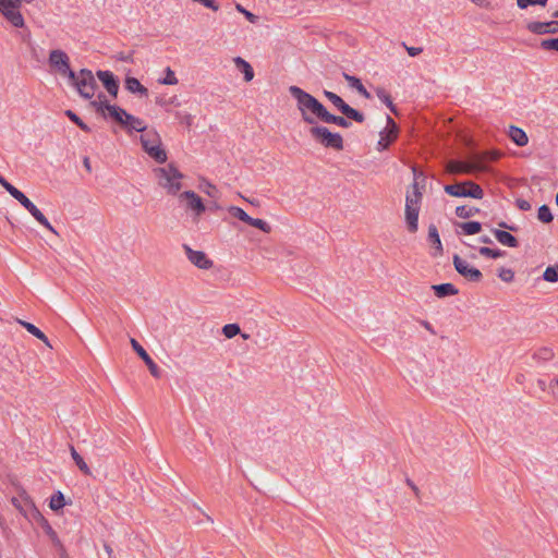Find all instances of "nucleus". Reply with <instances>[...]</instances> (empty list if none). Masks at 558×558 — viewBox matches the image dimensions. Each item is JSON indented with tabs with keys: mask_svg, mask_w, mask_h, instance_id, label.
<instances>
[{
	"mask_svg": "<svg viewBox=\"0 0 558 558\" xmlns=\"http://www.w3.org/2000/svg\"><path fill=\"white\" fill-rule=\"evenodd\" d=\"M70 452L71 457L73 458L75 464L80 469V471L85 475H92V471L88 468L87 463L84 461V459L78 454V452L75 450L73 446H70Z\"/></svg>",
	"mask_w": 558,
	"mask_h": 558,
	"instance_id": "30",
	"label": "nucleus"
},
{
	"mask_svg": "<svg viewBox=\"0 0 558 558\" xmlns=\"http://www.w3.org/2000/svg\"><path fill=\"white\" fill-rule=\"evenodd\" d=\"M493 234L495 235L497 241L502 245H506L508 247H518L519 245L518 240L506 230L493 229Z\"/></svg>",
	"mask_w": 558,
	"mask_h": 558,
	"instance_id": "19",
	"label": "nucleus"
},
{
	"mask_svg": "<svg viewBox=\"0 0 558 558\" xmlns=\"http://www.w3.org/2000/svg\"><path fill=\"white\" fill-rule=\"evenodd\" d=\"M452 263L457 272L464 277L466 280L471 282H480L482 280V272L477 268L471 266L465 259L461 258L459 255H453Z\"/></svg>",
	"mask_w": 558,
	"mask_h": 558,
	"instance_id": "9",
	"label": "nucleus"
},
{
	"mask_svg": "<svg viewBox=\"0 0 558 558\" xmlns=\"http://www.w3.org/2000/svg\"><path fill=\"white\" fill-rule=\"evenodd\" d=\"M199 189L202 192H204L205 194H207L208 196H210L213 198L219 197L218 189L207 180H202V182L199 184Z\"/></svg>",
	"mask_w": 558,
	"mask_h": 558,
	"instance_id": "38",
	"label": "nucleus"
},
{
	"mask_svg": "<svg viewBox=\"0 0 558 558\" xmlns=\"http://www.w3.org/2000/svg\"><path fill=\"white\" fill-rule=\"evenodd\" d=\"M289 93L295 99L296 108L306 124L312 125L315 124L317 120L320 121L327 110L322 102L307 92L294 85L289 87Z\"/></svg>",
	"mask_w": 558,
	"mask_h": 558,
	"instance_id": "1",
	"label": "nucleus"
},
{
	"mask_svg": "<svg viewBox=\"0 0 558 558\" xmlns=\"http://www.w3.org/2000/svg\"><path fill=\"white\" fill-rule=\"evenodd\" d=\"M228 211L235 218H238L239 220L247 223L248 220H250V217L242 208L240 207H236V206H231L229 207Z\"/></svg>",
	"mask_w": 558,
	"mask_h": 558,
	"instance_id": "49",
	"label": "nucleus"
},
{
	"mask_svg": "<svg viewBox=\"0 0 558 558\" xmlns=\"http://www.w3.org/2000/svg\"><path fill=\"white\" fill-rule=\"evenodd\" d=\"M69 81L83 98L92 99L94 97L97 83L90 70L82 69L78 73L74 72V78H69Z\"/></svg>",
	"mask_w": 558,
	"mask_h": 558,
	"instance_id": "5",
	"label": "nucleus"
},
{
	"mask_svg": "<svg viewBox=\"0 0 558 558\" xmlns=\"http://www.w3.org/2000/svg\"><path fill=\"white\" fill-rule=\"evenodd\" d=\"M462 232L466 235H473L482 230V225L478 221H468L458 225Z\"/></svg>",
	"mask_w": 558,
	"mask_h": 558,
	"instance_id": "33",
	"label": "nucleus"
},
{
	"mask_svg": "<svg viewBox=\"0 0 558 558\" xmlns=\"http://www.w3.org/2000/svg\"><path fill=\"white\" fill-rule=\"evenodd\" d=\"M446 170L448 173L458 174V173H472L474 171H483L484 167L481 166L480 161H474V159L470 162L450 160L446 166Z\"/></svg>",
	"mask_w": 558,
	"mask_h": 558,
	"instance_id": "10",
	"label": "nucleus"
},
{
	"mask_svg": "<svg viewBox=\"0 0 558 558\" xmlns=\"http://www.w3.org/2000/svg\"><path fill=\"white\" fill-rule=\"evenodd\" d=\"M470 1L481 8L490 9L489 0H470Z\"/></svg>",
	"mask_w": 558,
	"mask_h": 558,
	"instance_id": "61",
	"label": "nucleus"
},
{
	"mask_svg": "<svg viewBox=\"0 0 558 558\" xmlns=\"http://www.w3.org/2000/svg\"><path fill=\"white\" fill-rule=\"evenodd\" d=\"M17 323L21 326H23L31 335H33L37 339H45V333L39 328H37L35 325H33L28 322L22 320V319H17Z\"/></svg>",
	"mask_w": 558,
	"mask_h": 558,
	"instance_id": "41",
	"label": "nucleus"
},
{
	"mask_svg": "<svg viewBox=\"0 0 558 558\" xmlns=\"http://www.w3.org/2000/svg\"><path fill=\"white\" fill-rule=\"evenodd\" d=\"M402 45L405 48L409 56H411V57H416L423 51V48H421V47H409L405 45V43H403Z\"/></svg>",
	"mask_w": 558,
	"mask_h": 558,
	"instance_id": "60",
	"label": "nucleus"
},
{
	"mask_svg": "<svg viewBox=\"0 0 558 558\" xmlns=\"http://www.w3.org/2000/svg\"><path fill=\"white\" fill-rule=\"evenodd\" d=\"M65 506L64 495L61 492H57L50 499L49 507L53 511H58Z\"/></svg>",
	"mask_w": 558,
	"mask_h": 558,
	"instance_id": "39",
	"label": "nucleus"
},
{
	"mask_svg": "<svg viewBox=\"0 0 558 558\" xmlns=\"http://www.w3.org/2000/svg\"><path fill=\"white\" fill-rule=\"evenodd\" d=\"M500 154L498 151H484L476 154L473 158L474 161L481 160V166L485 167V162L497 160L499 158ZM486 168H484L485 170Z\"/></svg>",
	"mask_w": 558,
	"mask_h": 558,
	"instance_id": "35",
	"label": "nucleus"
},
{
	"mask_svg": "<svg viewBox=\"0 0 558 558\" xmlns=\"http://www.w3.org/2000/svg\"><path fill=\"white\" fill-rule=\"evenodd\" d=\"M105 108L108 112V116L122 126L124 118L128 114V112L116 105H106Z\"/></svg>",
	"mask_w": 558,
	"mask_h": 558,
	"instance_id": "27",
	"label": "nucleus"
},
{
	"mask_svg": "<svg viewBox=\"0 0 558 558\" xmlns=\"http://www.w3.org/2000/svg\"><path fill=\"white\" fill-rule=\"evenodd\" d=\"M526 28L529 32L536 35H545V34H557L558 33V21H549V22H530L526 24Z\"/></svg>",
	"mask_w": 558,
	"mask_h": 558,
	"instance_id": "15",
	"label": "nucleus"
},
{
	"mask_svg": "<svg viewBox=\"0 0 558 558\" xmlns=\"http://www.w3.org/2000/svg\"><path fill=\"white\" fill-rule=\"evenodd\" d=\"M159 83L163 85H175L178 84V78L174 72L170 68H167L166 76L162 80H159Z\"/></svg>",
	"mask_w": 558,
	"mask_h": 558,
	"instance_id": "51",
	"label": "nucleus"
},
{
	"mask_svg": "<svg viewBox=\"0 0 558 558\" xmlns=\"http://www.w3.org/2000/svg\"><path fill=\"white\" fill-rule=\"evenodd\" d=\"M131 345L133 348V350L138 354V356L145 362V364L147 365L150 374L155 377V378H159L161 376V371L160 368L158 367V365L151 360V357L148 355V353L146 352V350L134 339L132 338L131 339Z\"/></svg>",
	"mask_w": 558,
	"mask_h": 558,
	"instance_id": "13",
	"label": "nucleus"
},
{
	"mask_svg": "<svg viewBox=\"0 0 558 558\" xmlns=\"http://www.w3.org/2000/svg\"><path fill=\"white\" fill-rule=\"evenodd\" d=\"M428 240L435 246L436 255L442 254V244L440 241V236L435 225H430L428 227Z\"/></svg>",
	"mask_w": 558,
	"mask_h": 558,
	"instance_id": "29",
	"label": "nucleus"
},
{
	"mask_svg": "<svg viewBox=\"0 0 558 558\" xmlns=\"http://www.w3.org/2000/svg\"><path fill=\"white\" fill-rule=\"evenodd\" d=\"M125 88L132 94H140L145 97L148 96V89L135 77L125 78Z\"/></svg>",
	"mask_w": 558,
	"mask_h": 558,
	"instance_id": "25",
	"label": "nucleus"
},
{
	"mask_svg": "<svg viewBox=\"0 0 558 558\" xmlns=\"http://www.w3.org/2000/svg\"><path fill=\"white\" fill-rule=\"evenodd\" d=\"M432 289L434 290L435 295L439 299L456 295L459 292L452 283L434 284L432 286Z\"/></svg>",
	"mask_w": 558,
	"mask_h": 558,
	"instance_id": "23",
	"label": "nucleus"
},
{
	"mask_svg": "<svg viewBox=\"0 0 558 558\" xmlns=\"http://www.w3.org/2000/svg\"><path fill=\"white\" fill-rule=\"evenodd\" d=\"M29 214L36 219V221H38V223H40L43 227H45L50 232L58 235V232L56 231V229L51 226V223L48 221V219L45 217V215L37 207H34L33 210L29 211Z\"/></svg>",
	"mask_w": 558,
	"mask_h": 558,
	"instance_id": "31",
	"label": "nucleus"
},
{
	"mask_svg": "<svg viewBox=\"0 0 558 558\" xmlns=\"http://www.w3.org/2000/svg\"><path fill=\"white\" fill-rule=\"evenodd\" d=\"M11 502L24 517H27L31 512L28 507L35 506L34 501L25 490H21L17 497H13L11 499Z\"/></svg>",
	"mask_w": 558,
	"mask_h": 558,
	"instance_id": "17",
	"label": "nucleus"
},
{
	"mask_svg": "<svg viewBox=\"0 0 558 558\" xmlns=\"http://www.w3.org/2000/svg\"><path fill=\"white\" fill-rule=\"evenodd\" d=\"M97 77L102 83L109 95L117 97L119 92V82L110 71H97Z\"/></svg>",
	"mask_w": 558,
	"mask_h": 558,
	"instance_id": "16",
	"label": "nucleus"
},
{
	"mask_svg": "<svg viewBox=\"0 0 558 558\" xmlns=\"http://www.w3.org/2000/svg\"><path fill=\"white\" fill-rule=\"evenodd\" d=\"M548 0H517V5L521 10L526 9L529 5L546 7Z\"/></svg>",
	"mask_w": 558,
	"mask_h": 558,
	"instance_id": "50",
	"label": "nucleus"
},
{
	"mask_svg": "<svg viewBox=\"0 0 558 558\" xmlns=\"http://www.w3.org/2000/svg\"><path fill=\"white\" fill-rule=\"evenodd\" d=\"M179 197L186 202V207L193 210L196 216H201L206 210L202 198L193 191H185Z\"/></svg>",
	"mask_w": 558,
	"mask_h": 558,
	"instance_id": "14",
	"label": "nucleus"
},
{
	"mask_svg": "<svg viewBox=\"0 0 558 558\" xmlns=\"http://www.w3.org/2000/svg\"><path fill=\"white\" fill-rule=\"evenodd\" d=\"M478 211H480V209H478V208H476V207L458 206V207L456 208V215H457L459 218H463V219H466V218L473 217V216H474V215H476Z\"/></svg>",
	"mask_w": 558,
	"mask_h": 558,
	"instance_id": "40",
	"label": "nucleus"
},
{
	"mask_svg": "<svg viewBox=\"0 0 558 558\" xmlns=\"http://www.w3.org/2000/svg\"><path fill=\"white\" fill-rule=\"evenodd\" d=\"M537 218L539 221H542L544 223H549L554 219L550 208L547 205H542L538 208Z\"/></svg>",
	"mask_w": 558,
	"mask_h": 558,
	"instance_id": "42",
	"label": "nucleus"
},
{
	"mask_svg": "<svg viewBox=\"0 0 558 558\" xmlns=\"http://www.w3.org/2000/svg\"><path fill=\"white\" fill-rule=\"evenodd\" d=\"M65 114H66V117H68L72 122H74V123H75V124H76V125H77L82 131H84V132H89V131H90L89 126H88L86 123H84V122L82 121V119H81V118H80L75 112H73L72 110H66V111H65Z\"/></svg>",
	"mask_w": 558,
	"mask_h": 558,
	"instance_id": "45",
	"label": "nucleus"
},
{
	"mask_svg": "<svg viewBox=\"0 0 558 558\" xmlns=\"http://www.w3.org/2000/svg\"><path fill=\"white\" fill-rule=\"evenodd\" d=\"M235 10H236L238 12L242 13V14L246 17V20H247L248 22H251V23H253V24L257 23V21H258V16H257V15H255L254 13H252V12L247 11V10H246L242 4L236 3V4H235Z\"/></svg>",
	"mask_w": 558,
	"mask_h": 558,
	"instance_id": "52",
	"label": "nucleus"
},
{
	"mask_svg": "<svg viewBox=\"0 0 558 558\" xmlns=\"http://www.w3.org/2000/svg\"><path fill=\"white\" fill-rule=\"evenodd\" d=\"M325 97L341 112L347 102L336 93L324 90Z\"/></svg>",
	"mask_w": 558,
	"mask_h": 558,
	"instance_id": "36",
	"label": "nucleus"
},
{
	"mask_svg": "<svg viewBox=\"0 0 558 558\" xmlns=\"http://www.w3.org/2000/svg\"><path fill=\"white\" fill-rule=\"evenodd\" d=\"M241 332L238 324H227L222 327V333L226 338L231 339Z\"/></svg>",
	"mask_w": 558,
	"mask_h": 558,
	"instance_id": "47",
	"label": "nucleus"
},
{
	"mask_svg": "<svg viewBox=\"0 0 558 558\" xmlns=\"http://www.w3.org/2000/svg\"><path fill=\"white\" fill-rule=\"evenodd\" d=\"M141 144L143 149H146L147 147H156L158 145H161V138L159 134L154 131H146L144 134L141 135Z\"/></svg>",
	"mask_w": 558,
	"mask_h": 558,
	"instance_id": "22",
	"label": "nucleus"
},
{
	"mask_svg": "<svg viewBox=\"0 0 558 558\" xmlns=\"http://www.w3.org/2000/svg\"><path fill=\"white\" fill-rule=\"evenodd\" d=\"M58 548H59V555H60V558H70L64 546L60 543V545H57Z\"/></svg>",
	"mask_w": 558,
	"mask_h": 558,
	"instance_id": "62",
	"label": "nucleus"
},
{
	"mask_svg": "<svg viewBox=\"0 0 558 558\" xmlns=\"http://www.w3.org/2000/svg\"><path fill=\"white\" fill-rule=\"evenodd\" d=\"M480 254L482 256H485V257H489V258H499V257H502L506 253L501 250H494V248H490V247H487V246H482L480 247L478 250Z\"/></svg>",
	"mask_w": 558,
	"mask_h": 558,
	"instance_id": "44",
	"label": "nucleus"
},
{
	"mask_svg": "<svg viewBox=\"0 0 558 558\" xmlns=\"http://www.w3.org/2000/svg\"><path fill=\"white\" fill-rule=\"evenodd\" d=\"M320 121L324 123L336 124L345 129L351 126V122L347 118L332 114L328 110L325 111Z\"/></svg>",
	"mask_w": 558,
	"mask_h": 558,
	"instance_id": "24",
	"label": "nucleus"
},
{
	"mask_svg": "<svg viewBox=\"0 0 558 558\" xmlns=\"http://www.w3.org/2000/svg\"><path fill=\"white\" fill-rule=\"evenodd\" d=\"M414 175L416 172L414 171ZM413 193L408 194L405 197V223L408 231L411 233H415L418 229V214L421 209L422 203V192L418 189L417 177H415V181L412 185Z\"/></svg>",
	"mask_w": 558,
	"mask_h": 558,
	"instance_id": "2",
	"label": "nucleus"
},
{
	"mask_svg": "<svg viewBox=\"0 0 558 558\" xmlns=\"http://www.w3.org/2000/svg\"><path fill=\"white\" fill-rule=\"evenodd\" d=\"M122 128L126 129L129 132L136 131V132H145L146 131V124L143 120L140 118L128 113L124 118Z\"/></svg>",
	"mask_w": 558,
	"mask_h": 558,
	"instance_id": "18",
	"label": "nucleus"
},
{
	"mask_svg": "<svg viewBox=\"0 0 558 558\" xmlns=\"http://www.w3.org/2000/svg\"><path fill=\"white\" fill-rule=\"evenodd\" d=\"M144 151L153 158L158 163H163L167 161V151L162 148V145H158L156 147H147Z\"/></svg>",
	"mask_w": 558,
	"mask_h": 558,
	"instance_id": "28",
	"label": "nucleus"
},
{
	"mask_svg": "<svg viewBox=\"0 0 558 558\" xmlns=\"http://www.w3.org/2000/svg\"><path fill=\"white\" fill-rule=\"evenodd\" d=\"M31 509L29 514L26 517L29 520H33L40 524H45V522H48L47 519L40 513V511L36 508V506L28 507Z\"/></svg>",
	"mask_w": 558,
	"mask_h": 558,
	"instance_id": "48",
	"label": "nucleus"
},
{
	"mask_svg": "<svg viewBox=\"0 0 558 558\" xmlns=\"http://www.w3.org/2000/svg\"><path fill=\"white\" fill-rule=\"evenodd\" d=\"M193 1L197 2V3H201L204 7H206L208 9H211L214 11H218L219 10V5L215 1H213V0H193Z\"/></svg>",
	"mask_w": 558,
	"mask_h": 558,
	"instance_id": "58",
	"label": "nucleus"
},
{
	"mask_svg": "<svg viewBox=\"0 0 558 558\" xmlns=\"http://www.w3.org/2000/svg\"><path fill=\"white\" fill-rule=\"evenodd\" d=\"M233 63L238 70L244 75L245 82H251L254 78V70L252 65L241 57L233 58Z\"/></svg>",
	"mask_w": 558,
	"mask_h": 558,
	"instance_id": "21",
	"label": "nucleus"
},
{
	"mask_svg": "<svg viewBox=\"0 0 558 558\" xmlns=\"http://www.w3.org/2000/svg\"><path fill=\"white\" fill-rule=\"evenodd\" d=\"M376 95L389 108V110L392 113H395V114L398 113L397 108L393 105L390 95L384 88H381V87L377 88Z\"/></svg>",
	"mask_w": 558,
	"mask_h": 558,
	"instance_id": "34",
	"label": "nucleus"
},
{
	"mask_svg": "<svg viewBox=\"0 0 558 558\" xmlns=\"http://www.w3.org/2000/svg\"><path fill=\"white\" fill-rule=\"evenodd\" d=\"M154 174L158 184L165 189L168 194L177 195L181 190V180L183 179V174L174 165L169 163L166 167L155 168Z\"/></svg>",
	"mask_w": 558,
	"mask_h": 558,
	"instance_id": "3",
	"label": "nucleus"
},
{
	"mask_svg": "<svg viewBox=\"0 0 558 558\" xmlns=\"http://www.w3.org/2000/svg\"><path fill=\"white\" fill-rule=\"evenodd\" d=\"M387 126L380 132V140L377 143L378 150L386 149L398 136V126L391 117L387 116Z\"/></svg>",
	"mask_w": 558,
	"mask_h": 558,
	"instance_id": "12",
	"label": "nucleus"
},
{
	"mask_svg": "<svg viewBox=\"0 0 558 558\" xmlns=\"http://www.w3.org/2000/svg\"><path fill=\"white\" fill-rule=\"evenodd\" d=\"M498 277L505 282H511L514 278V272L510 268H500L498 271Z\"/></svg>",
	"mask_w": 558,
	"mask_h": 558,
	"instance_id": "56",
	"label": "nucleus"
},
{
	"mask_svg": "<svg viewBox=\"0 0 558 558\" xmlns=\"http://www.w3.org/2000/svg\"><path fill=\"white\" fill-rule=\"evenodd\" d=\"M102 98H105V95L100 94L98 95L97 100L90 101L92 107H94L95 110L100 113H104L106 111L105 106L109 105L106 100H102Z\"/></svg>",
	"mask_w": 558,
	"mask_h": 558,
	"instance_id": "54",
	"label": "nucleus"
},
{
	"mask_svg": "<svg viewBox=\"0 0 558 558\" xmlns=\"http://www.w3.org/2000/svg\"><path fill=\"white\" fill-rule=\"evenodd\" d=\"M508 134L518 146H525L529 142L526 133L518 126L511 125Z\"/></svg>",
	"mask_w": 558,
	"mask_h": 558,
	"instance_id": "26",
	"label": "nucleus"
},
{
	"mask_svg": "<svg viewBox=\"0 0 558 558\" xmlns=\"http://www.w3.org/2000/svg\"><path fill=\"white\" fill-rule=\"evenodd\" d=\"M444 191L454 197H472L481 199L484 196L483 189L473 181L458 182L454 184H447Z\"/></svg>",
	"mask_w": 558,
	"mask_h": 558,
	"instance_id": "6",
	"label": "nucleus"
},
{
	"mask_svg": "<svg viewBox=\"0 0 558 558\" xmlns=\"http://www.w3.org/2000/svg\"><path fill=\"white\" fill-rule=\"evenodd\" d=\"M541 48L544 50H556L558 51V37L544 39L541 41Z\"/></svg>",
	"mask_w": 558,
	"mask_h": 558,
	"instance_id": "55",
	"label": "nucleus"
},
{
	"mask_svg": "<svg viewBox=\"0 0 558 558\" xmlns=\"http://www.w3.org/2000/svg\"><path fill=\"white\" fill-rule=\"evenodd\" d=\"M247 225L257 228L265 233H269L271 231L270 225L263 219L250 217Z\"/></svg>",
	"mask_w": 558,
	"mask_h": 558,
	"instance_id": "43",
	"label": "nucleus"
},
{
	"mask_svg": "<svg viewBox=\"0 0 558 558\" xmlns=\"http://www.w3.org/2000/svg\"><path fill=\"white\" fill-rule=\"evenodd\" d=\"M183 250L186 254L187 259L195 267L199 269H209L213 267V260L209 259L203 251H195L191 248L187 244H183Z\"/></svg>",
	"mask_w": 558,
	"mask_h": 558,
	"instance_id": "11",
	"label": "nucleus"
},
{
	"mask_svg": "<svg viewBox=\"0 0 558 558\" xmlns=\"http://www.w3.org/2000/svg\"><path fill=\"white\" fill-rule=\"evenodd\" d=\"M0 184L11 196H13L14 193L19 190L10 182H8L2 175H0Z\"/></svg>",
	"mask_w": 558,
	"mask_h": 558,
	"instance_id": "57",
	"label": "nucleus"
},
{
	"mask_svg": "<svg viewBox=\"0 0 558 558\" xmlns=\"http://www.w3.org/2000/svg\"><path fill=\"white\" fill-rule=\"evenodd\" d=\"M310 136L318 144L326 148L336 150L343 149V138L340 133H332L326 126L312 124L308 129Z\"/></svg>",
	"mask_w": 558,
	"mask_h": 558,
	"instance_id": "4",
	"label": "nucleus"
},
{
	"mask_svg": "<svg viewBox=\"0 0 558 558\" xmlns=\"http://www.w3.org/2000/svg\"><path fill=\"white\" fill-rule=\"evenodd\" d=\"M543 279L548 282H557L558 281V265L547 267L543 274Z\"/></svg>",
	"mask_w": 558,
	"mask_h": 558,
	"instance_id": "46",
	"label": "nucleus"
},
{
	"mask_svg": "<svg viewBox=\"0 0 558 558\" xmlns=\"http://www.w3.org/2000/svg\"><path fill=\"white\" fill-rule=\"evenodd\" d=\"M500 228H504V229H507V230H510V231H517V228L513 227V226H509L508 223L501 221L498 223Z\"/></svg>",
	"mask_w": 558,
	"mask_h": 558,
	"instance_id": "63",
	"label": "nucleus"
},
{
	"mask_svg": "<svg viewBox=\"0 0 558 558\" xmlns=\"http://www.w3.org/2000/svg\"><path fill=\"white\" fill-rule=\"evenodd\" d=\"M343 78L347 81L350 87L354 88L361 96H363L366 99L371 98V94L367 92V89L362 84L361 80L356 76L350 75L345 72H343Z\"/></svg>",
	"mask_w": 558,
	"mask_h": 558,
	"instance_id": "20",
	"label": "nucleus"
},
{
	"mask_svg": "<svg viewBox=\"0 0 558 558\" xmlns=\"http://www.w3.org/2000/svg\"><path fill=\"white\" fill-rule=\"evenodd\" d=\"M41 527L44 529L45 533L50 537L54 545H60V539L54 530L49 524V522H45V524H43Z\"/></svg>",
	"mask_w": 558,
	"mask_h": 558,
	"instance_id": "53",
	"label": "nucleus"
},
{
	"mask_svg": "<svg viewBox=\"0 0 558 558\" xmlns=\"http://www.w3.org/2000/svg\"><path fill=\"white\" fill-rule=\"evenodd\" d=\"M515 205L517 207L520 209V210H523V211H527L531 209V204L529 201L526 199H523V198H518L515 201Z\"/></svg>",
	"mask_w": 558,
	"mask_h": 558,
	"instance_id": "59",
	"label": "nucleus"
},
{
	"mask_svg": "<svg viewBox=\"0 0 558 558\" xmlns=\"http://www.w3.org/2000/svg\"><path fill=\"white\" fill-rule=\"evenodd\" d=\"M12 197L15 198L28 213L36 207V205L20 190H17Z\"/></svg>",
	"mask_w": 558,
	"mask_h": 558,
	"instance_id": "37",
	"label": "nucleus"
},
{
	"mask_svg": "<svg viewBox=\"0 0 558 558\" xmlns=\"http://www.w3.org/2000/svg\"><path fill=\"white\" fill-rule=\"evenodd\" d=\"M49 66L61 76L74 78V71L70 66L69 56L61 49L51 50L48 58Z\"/></svg>",
	"mask_w": 558,
	"mask_h": 558,
	"instance_id": "7",
	"label": "nucleus"
},
{
	"mask_svg": "<svg viewBox=\"0 0 558 558\" xmlns=\"http://www.w3.org/2000/svg\"><path fill=\"white\" fill-rule=\"evenodd\" d=\"M341 113L347 118L354 120L357 123H362L365 120V117L362 112L357 111L356 109L350 107L348 104L342 109Z\"/></svg>",
	"mask_w": 558,
	"mask_h": 558,
	"instance_id": "32",
	"label": "nucleus"
},
{
	"mask_svg": "<svg viewBox=\"0 0 558 558\" xmlns=\"http://www.w3.org/2000/svg\"><path fill=\"white\" fill-rule=\"evenodd\" d=\"M21 0H1L0 12L4 17L17 28H22L25 25L24 17L20 11Z\"/></svg>",
	"mask_w": 558,
	"mask_h": 558,
	"instance_id": "8",
	"label": "nucleus"
},
{
	"mask_svg": "<svg viewBox=\"0 0 558 558\" xmlns=\"http://www.w3.org/2000/svg\"><path fill=\"white\" fill-rule=\"evenodd\" d=\"M104 549L107 553L108 557L112 558L113 549L111 548V546L109 544H104Z\"/></svg>",
	"mask_w": 558,
	"mask_h": 558,
	"instance_id": "64",
	"label": "nucleus"
}]
</instances>
